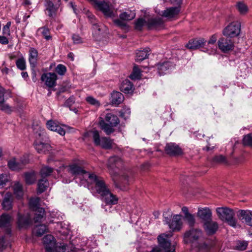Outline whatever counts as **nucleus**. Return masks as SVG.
Masks as SVG:
<instances>
[{
  "instance_id": "43",
  "label": "nucleus",
  "mask_w": 252,
  "mask_h": 252,
  "mask_svg": "<svg viewBox=\"0 0 252 252\" xmlns=\"http://www.w3.org/2000/svg\"><path fill=\"white\" fill-rule=\"evenodd\" d=\"M135 17V14L131 11L124 12L120 15L121 20L124 21H129L134 19Z\"/></svg>"
},
{
  "instance_id": "61",
  "label": "nucleus",
  "mask_w": 252,
  "mask_h": 252,
  "mask_svg": "<svg viewBox=\"0 0 252 252\" xmlns=\"http://www.w3.org/2000/svg\"><path fill=\"white\" fill-rule=\"evenodd\" d=\"M6 36L4 35L3 36L0 35V43L6 45L9 43L8 39Z\"/></svg>"
},
{
  "instance_id": "54",
  "label": "nucleus",
  "mask_w": 252,
  "mask_h": 252,
  "mask_svg": "<svg viewBox=\"0 0 252 252\" xmlns=\"http://www.w3.org/2000/svg\"><path fill=\"white\" fill-rule=\"evenodd\" d=\"M86 100L89 104L96 107H98L100 105L99 102L97 100L91 96L87 97Z\"/></svg>"
},
{
  "instance_id": "31",
  "label": "nucleus",
  "mask_w": 252,
  "mask_h": 252,
  "mask_svg": "<svg viewBox=\"0 0 252 252\" xmlns=\"http://www.w3.org/2000/svg\"><path fill=\"white\" fill-rule=\"evenodd\" d=\"M181 10L180 6L169 7L162 12L163 17L171 18L177 15Z\"/></svg>"
},
{
  "instance_id": "57",
  "label": "nucleus",
  "mask_w": 252,
  "mask_h": 252,
  "mask_svg": "<svg viewBox=\"0 0 252 252\" xmlns=\"http://www.w3.org/2000/svg\"><path fill=\"white\" fill-rule=\"evenodd\" d=\"M185 219L186 220L190 226H193L195 223V219L192 215L191 214H188L187 216H185Z\"/></svg>"
},
{
  "instance_id": "35",
  "label": "nucleus",
  "mask_w": 252,
  "mask_h": 252,
  "mask_svg": "<svg viewBox=\"0 0 252 252\" xmlns=\"http://www.w3.org/2000/svg\"><path fill=\"white\" fill-rule=\"evenodd\" d=\"M151 50L149 47H146L143 50H139L136 53L135 60L136 62H141L148 57Z\"/></svg>"
},
{
  "instance_id": "11",
  "label": "nucleus",
  "mask_w": 252,
  "mask_h": 252,
  "mask_svg": "<svg viewBox=\"0 0 252 252\" xmlns=\"http://www.w3.org/2000/svg\"><path fill=\"white\" fill-rule=\"evenodd\" d=\"M60 4V0H45V11L50 18H54L56 17Z\"/></svg>"
},
{
  "instance_id": "32",
  "label": "nucleus",
  "mask_w": 252,
  "mask_h": 252,
  "mask_svg": "<svg viewBox=\"0 0 252 252\" xmlns=\"http://www.w3.org/2000/svg\"><path fill=\"white\" fill-rule=\"evenodd\" d=\"M38 52L34 48H31L29 50V61L31 67L34 68L37 64Z\"/></svg>"
},
{
  "instance_id": "15",
  "label": "nucleus",
  "mask_w": 252,
  "mask_h": 252,
  "mask_svg": "<svg viewBox=\"0 0 252 252\" xmlns=\"http://www.w3.org/2000/svg\"><path fill=\"white\" fill-rule=\"evenodd\" d=\"M92 25V31L94 37L97 40L106 31V27L102 23L97 21Z\"/></svg>"
},
{
  "instance_id": "24",
  "label": "nucleus",
  "mask_w": 252,
  "mask_h": 252,
  "mask_svg": "<svg viewBox=\"0 0 252 252\" xmlns=\"http://www.w3.org/2000/svg\"><path fill=\"white\" fill-rule=\"evenodd\" d=\"M47 128L53 131H56L61 135H64L65 134V130L60 126L57 122L49 120L46 123Z\"/></svg>"
},
{
  "instance_id": "16",
  "label": "nucleus",
  "mask_w": 252,
  "mask_h": 252,
  "mask_svg": "<svg viewBox=\"0 0 252 252\" xmlns=\"http://www.w3.org/2000/svg\"><path fill=\"white\" fill-rule=\"evenodd\" d=\"M28 162L29 159L26 157L21 158L20 160H17L15 158H13L8 161V166L12 170H18L23 168V166Z\"/></svg>"
},
{
  "instance_id": "25",
  "label": "nucleus",
  "mask_w": 252,
  "mask_h": 252,
  "mask_svg": "<svg viewBox=\"0 0 252 252\" xmlns=\"http://www.w3.org/2000/svg\"><path fill=\"white\" fill-rule=\"evenodd\" d=\"M31 222V218L29 215H22L19 213L18 214L17 224L19 229L27 228Z\"/></svg>"
},
{
  "instance_id": "18",
  "label": "nucleus",
  "mask_w": 252,
  "mask_h": 252,
  "mask_svg": "<svg viewBox=\"0 0 252 252\" xmlns=\"http://www.w3.org/2000/svg\"><path fill=\"white\" fill-rule=\"evenodd\" d=\"M238 217L243 222L252 226V211L241 210L239 211Z\"/></svg>"
},
{
  "instance_id": "48",
  "label": "nucleus",
  "mask_w": 252,
  "mask_h": 252,
  "mask_svg": "<svg viewBox=\"0 0 252 252\" xmlns=\"http://www.w3.org/2000/svg\"><path fill=\"white\" fill-rule=\"evenodd\" d=\"M147 20L143 18H139L135 22V29L138 31H141L144 25H146Z\"/></svg>"
},
{
  "instance_id": "12",
  "label": "nucleus",
  "mask_w": 252,
  "mask_h": 252,
  "mask_svg": "<svg viewBox=\"0 0 252 252\" xmlns=\"http://www.w3.org/2000/svg\"><path fill=\"white\" fill-rule=\"evenodd\" d=\"M219 49L223 53H226L234 49V42L232 39L222 37L218 41Z\"/></svg>"
},
{
  "instance_id": "21",
  "label": "nucleus",
  "mask_w": 252,
  "mask_h": 252,
  "mask_svg": "<svg viewBox=\"0 0 252 252\" xmlns=\"http://www.w3.org/2000/svg\"><path fill=\"white\" fill-rule=\"evenodd\" d=\"M69 172L73 175H82L83 178L85 179L87 178H88L89 175L91 174L86 171L76 164H72L69 166Z\"/></svg>"
},
{
  "instance_id": "30",
  "label": "nucleus",
  "mask_w": 252,
  "mask_h": 252,
  "mask_svg": "<svg viewBox=\"0 0 252 252\" xmlns=\"http://www.w3.org/2000/svg\"><path fill=\"white\" fill-rule=\"evenodd\" d=\"M13 195L11 193L7 192L3 199L2 206L3 209L9 210L12 208Z\"/></svg>"
},
{
  "instance_id": "52",
  "label": "nucleus",
  "mask_w": 252,
  "mask_h": 252,
  "mask_svg": "<svg viewBox=\"0 0 252 252\" xmlns=\"http://www.w3.org/2000/svg\"><path fill=\"white\" fill-rule=\"evenodd\" d=\"M56 71L60 75H64L66 72V67L62 64H59L56 68Z\"/></svg>"
},
{
  "instance_id": "51",
  "label": "nucleus",
  "mask_w": 252,
  "mask_h": 252,
  "mask_svg": "<svg viewBox=\"0 0 252 252\" xmlns=\"http://www.w3.org/2000/svg\"><path fill=\"white\" fill-rule=\"evenodd\" d=\"M213 161L214 162L217 163H224L226 164L227 163L226 158L222 155H219L215 156Z\"/></svg>"
},
{
  "instance_id": "20",
  "label": "nucleus",
  "mask_w": 252,
  "mask_h": 252,
  "mask_svg": "<svg viewBox=\"0 0 252 252\" xmlns=\"http://www.w3.org/2000/svg\"><path fill=\"white\" fill-rule=\"evenodd\" d=\"M165 151L166 153L172 156H176L182 154L181 148L174 143H170L166 144Z\"/></svg>"
},
{
  "instance_id": "58",
  "label": "nucleus",
  "mask_w": 252,
  "mask_h": 252,
  "mask_svg": "<svg viewBox=\"0 0 252 252\" xmlns=\"http://www.w3.org/2000/svg\"><path fill=\"white\" fill-rule=\"evenodd\" d=\"M86 15L88 17L91 24H92L93 23H95L98 21L95 18V16L89 10H87L86 12Z\"/></svg>"
},
{
  "instance_id": "14",
  "label": "nucleus",
  "mask_w": 252,
  "mask_h": 252,
  "mask_svg": "<svg viewBox=\"0 0 252 252\" xmlns=\"http://www.w3.org/2000/svg\"><path fill=\"white\" fill-rule=\"evenodd\" d=\"M5 93V89L0 86V110L7 114H11L16 111V108L5 103L4 98Z\"/></svg>"
},
{
  "instance_id": "33",
  "label": "nucleus",
  "mask_w": 252,
  "mask_h": 252,
  "mask_svg": "<svg viewBox=\"0 0 252 252\" xmlns=\"http://www.w3.org/2000/svg\"><path fill=\"white\" fill-rule=\"evenodd\" d=\"M39 197L32 198L29 201V206L30 209L34 211H40L43 212V208L40 207Z\"/></svg>"
},
{
  "instance_id": "44",
  "label": "nucleus",
  "mask_w": 252,
  "mask_h": 252,
  "mask_svg": "<svg viewBox=\"0 0 252 252\" xmlns=\"http://www.w3.org/2000/svg\"><path fill=\"white\" fill-rule=\"evenodd\" d=\"M10 181L9 176L6 173L0 174V189L3 188Z\"/></svg>"
},
{
  "instance_id": "38",
  "label": "nucleus",
  "mask_w": 252,
  "mask_h": 252,
  "mask_svg": "<svg viewBox=\"0 0 252 252\" xmlns=\"http://www.w3.org/2000/svg\"><path fill=\"white\" fill-rule=\"evenodd\" d=\"M25 179L27 184L30 185L34 183L36 179V172L32 171L26 173L25 174Z\"/></svg>"
},
{
  "instance_id": "41",
  "label": "nucleus",
  "mask_w": 252,
  "mask_h": 252,
  "mask_svg": "<svg viewBox=\"0 0 252 252\" xmlns=\"http://www.w3.org/2000/svg\"><path fill=\"white\" fill-rule=\"evenodd\" d=\"M48 230L47 226L44 224L36 226L33 229V232L37 236H41Z\"/></svg>"
},
{
  "instance_id": "64",
  "label": "nucleus",
  "mask_w": 252,
  "mask_h": 252,
  "mask_svg": "<svg viewBox=\"0 0 252 252\" xmlns=\"http://www.w3.org/2000/svg\"><path fill=\"white\" fill-rule=\"evenodd\" d=\"M182 210L184 213L185 216H187L188 214H190V213H189V210L188 207H183L182 209Z\"/></svg>"
},
{
  "instance_id": "6",
  "label": "nucleus",
  "mask_w": 252,
  "mask_h": 252,
  "mask_svg": "<svg viewBox=\"0 0 252 252\" xmlns=\"http://www.w3.org/2000/svg\"><path fill=\"white\" fill-rule=\"evenodd\" d=\"M158 246L154 248L151 252H175L174 247L171 246L168 240V235L161 234L158 237Z\"/></svg>"
},
{
  "instance_id": "34",
  "label": "nucleus",
  "mask_w": 252,
  "mask_h": 252,
  "mask_svg": "<svg viewBox=\"0 0 252 252\" xmlns=\"http://www.w3.org/2000/svg\"><path fill=\"white\" fill-rule=\"evenodd\" d=\"M124 100V95L119 92H113L111 94V103L117 106L121 103Z\"/></svg>"
},
{
  "instance_id": "29",
  "label": "nucleus",
  "mask_w": 252,
  "mask_h": 252,
  "mask_svg": "<svg viewBox=\"0 0 252 252\" xmlns=\"http://www.w3.org/2000/svg\"><path fill=\"white\" fill-rule=\"evenodd\" d=\"M205 42L204 38L191 39L189 41L186 47L191 50H195L203 46Z\"/></svg>"
},
{
  "instance_id": "17",
  "label": "nucleus",
  "mask_w": 252,
  "mask_h": 252,
  "mask_svg": "<svg viewBox=\"0 0 252 252\" xmlns=\"http://www.w3.org/2000/svg\"><path fill=\"white\" fill-rule=\"evenodd\" d=\"M41 79L48 87L52 88L56 86L57 76L55 73H45L42 75Z\"/></svg>"
},
{
  "instance_id": "56",
  "label": "nucleus",
  "mask_w": 252,
  "mask_h": 252,
  "mask_svg": "<svg viewBox=\"0 0 252 252\" xmlns=\"http://www.w3.org/2000/svg\"><path fill=\"white\" fill-rule=\"evenodd\" d=\"M11 22H8L2 28V34L5 36H9L10 34V27L11 26Z\"/></svg>"
},
{
  "instance_id": "4",
  "label": "nucleus",
  "mask_w": 252,
  "mask_h": 252,
  "mask_svg": "<svg viewBox=\"0 0 252 252\" xmlns=\"http://www.w3.org/2000/svg\"><path fill=\"white\" fill-rule=\"evenodd\" d=\"M120 123L118 117L112 113H107L105 120L99 121L100 126L102 130L107 135H110L115 131L114 127L116 126Z\"/></svg>"
},
{
  "instance_id": "5",
  "label": "nucleus",
  "mask_w": 252,
  "mask_h": 252,
  "mask_svg": "<svg viewBox=\"0 0 252 252\" xmlns=\"http://www.w3.org/2000/svg\"><path fill=\"white\" fill-rule=\"evenodd\" d=\"M216 212L221 220L226 221L234 228L236 227L237 220L234 218L235 214L232 209L227 207H218L216 209Z\"/></svg>"
},
{
  "instance_id": "63",
  "label": "nucleus",
  "mask_w": 252,
  "mask_h": 252,
  "mask_svg": "<svg viewBox=\"0 0 252 252\" xmlns=\"http://www.w3.org/2000/svg\"><path fill=\"white\" fill-rule=\"evenodd\" d=\"M5 236L1 237V238L0 239V249L3 248L5 246Z\"/></svg>"
},
{
  "instance_id": "55",
  "label": "nucleus",
  "mask_w": 252,
  "mask_h": 252,
  "mask_svg": "<svg viewBox=\"0 0 252 252\" xmlns=\"http://www.w3.org/2000/svg\"><path fill=\"white\" fill-rule=\"evenodd\" d=\"M36 213L35 214V217L34 218V220L35 222H40L42 220L44 215H45V210L43 209V212H40V211H35Z\"/></svg>"
},
{
  "instance_id": "53",
  "label": "nucleus",
  "mask_w": 252,
  "mask_h": 252,
  "mask_svg": "<svg viewBox=\"0 0 252 252\" xmlns=\"http://www.w3.org/2000/svg\"><path fill=\"white\" fill-rule=\"evenodd\" d=\"M248 243L247 241H238L237 242L236 249L240 251L245 250L248 246Z\"/></svg>"
},
{
  "instance_id": "42",
  "label": "nucleus",
  "mask_w": 252,
  "mask_h": 252,
  "mask_svg": "<svg viewBox=\"0 0 252 252\" xmlns=\"http://www.w3.org/2000/svg\"><path fill=\"white\" fill-rule=\"evenodd\" d=\"M37 33H41V35L46 40H49L52 39V36L50 33L49 29L46 27H43L38 29Z\"/></svg>"
},
{
  "instance_id": "60",
  "label": "nucleus",
  "mask_w": 252,
  "mask_h": 252,
  "mask_svg": "<svg viewBox=\"0 0 252 252\" xmlns=\"http://www.w3.org/2000/svg\"><path fill=\"white\" fill-rule=\"evenodd\" d=\"M72 38L73 42L75 44H79L82 42V39L78 34H73Z\"/></svg>"
},
{
  "instance_id": "7",
  "label": "nucleus",
  "mask_w": 252,
  "mask_h": 252,
  "mask_svg": "<svg viewBox=\"0 0 252 252\" xmlns=\"http://www.w3.org/2000/svg\"><path fill=\"white\" fill-rule=\"evenodd\" d=\"M43 243L46 252H64L66 246H58L54 237L51 235H47L43 238Z\"/></svg>"
},
{
  "instance_id": "13",
  "label": "nucleus",
  "mask_w": 252,
  "mask_h": 252,
  "mask_svg": "<svg viewBox=\"0 0 252 252\" xmlns=\"http://www.w3.org/2000/svg\"><path fill=\"white\" fill-rule=\"evenodd\" d=\"M202 235L201 230L191 229L187 231L184 236V240L186 243H193L196 242Z\"/></svg>"
},
{
  "instance_id": "9",
  "label": "nucleus",
  "mask_w": 252,
  "mask_h": 252,
  "mask_svg": "<svg viewBox=\"0 0 252 252\" xmlns=\"http://www.w3.org/2000/svg\"><path fill=\"white\" fill-rule=\"evenodd\" d=\"M241 32V25L238 22H233L222 31L223 35L231 38L238 36Z\"/></svg>"
},
{
  "instance_id": "39",
  "label": "nucleus",
  "mask_w": 252,
  "mask_h": 252,
  "mask_svg": "<svg viewBox=\"0 0 252 252\" xmlns=\"http://www.w3.org/2000/svg\"><path fill=\"white\" fill-rule=\"evenodd\" d=\"M18 55L20 58L16 61V66L20 70H24L26 68V60L22 54L18 53Z\"/></svg>"
},
{
  "instance_id": "40",
  "label": "nucleus",
  "mask_w": 252,
  "mask_h": 252,
  "mask_svg": "<svg viewBox=\"0 0 252 252\" xmlns=\"http://www.w3.org/2000/svg\"><path fill=\"white\" fill-rule=\"evenodd\" d=\"M13 192L16 196L20 198L23 194L22 185L19 182H16L13 186Z\"/></svg>"
},
{
  "instance_id": "47",
  "label": "nucleus",
  "mask_w": 252,
  "mask_h": 252,
  "mask_svg": "<svg viewBox=\"0 0 252 252\" xmlns=\"http://www.w3.org/2000/svg\"><path fill=\"white\" fill-rule=\"evenodd\" d=\"M237 8L240 14H245L248 11L247 6L242 2H238L236 5Z\"/></svg>"
},
{
  "instance_id": "23",
  "label": "nucleus",
  "mask_w": 252,
  "mask_h": 252,
  "mask_svg": "<svg viewBox=\"0 0 252 252\" xmlns=\"http://www.w3.org/2000/svg\"><path fill=\"white\" fill-rule=\"evenodd\" d=\"M34 146L35 150L39 154H46L52 149V147L49 143L38 140L34 142Z\"/></svg>"
},
{
  "instance_id": "2",
  "label": "nucleus",
  "mask_w": 252,
  "mask_h": 252,
  "mask_svg": "<svg viewBox=\"0 0 252 252\" xmlns=\"http://www.w3.org/2000/svg\"><path fill=\"white\" fill-rule=\"evenodd\" d=\"M88 179L94 185L96 192L100 194L101 200L107 205H115L118 203V198L111 192L103 179L94 173L89 175Z\"/></svg>"
},
{
  "instance_id": "19",
  "label": "nucleus",
  "mask_w": 252,
  "mask_h": 252,
  "mask_svg": "<svg viewBox=\"0 0 252 252\" xmlns=\"http://www.w3.org/2000/svg\"><path fill=\"white\" fill-rule=\"evenodd\" d=\"M174 68V64L170 61L158 63L157 64L158 72L160 75L166 74Z\"/></svg>"
},
{
  "instance_id": "1",
  "label": "nucleus",
  "mask_w": 252,
  "mask_h": 252,
  "mask_svg": "<svg viewBox=\"0 0 252 252\" xmlns=\"http://www.w3.org/2000/svg\"><path fill=\"white\" fill-rule=\"evenodd\" d=\"M107 165L115 187L123 190H126L127 186L132 182V178L127 175L119 176L115 171L116 169H120L123 167V159L117 156H112L108 159Z\"/></svg>"
},
{
  "instance_id": "26",
  "label": "nucleus",
  "mask_w": 252,
  "mask_h": 252,
  "mask_svg": "<svg viewBox=\"0 0 252 252\" xmlns=\"http://www.w3.org/2000/svg\"><path fill=\"white\" fill-rule=\"evenodd\" d=\"M197 215L204 222L212 220V212L208 208H199Z\"/></svg>"
},
{
  "instance_id": "59",
  "label": "nucleus",
  "mask_w": 252,
  "mask_h": 252,
  "mask_svg": "<svg viewBox=\"0 0 252 252\" xmlns=\"http://www.w3.org/2000/svg\"><path fill=\"white\" fill-rule=\"evenodd\" d=\"M114 22L118 26L122 28H126L127 26L125 22L120 19L115 20Z\"/></svg>"
},
{
  "instance_id": "8",
  "label": "nucleus",
  "mask_w": 252,
  "mask_h": 252,
  "mask_svg": "<svg viewBox=\"0 0 252 252\" xmlns=\"http://www.w3.org/2000/svg\"><path fill=\"white\" fill-rule=\"evenodd\" d=\"M164 221L168 224L170 229L173 231H179L182 227V216L180 215H174L172 217L167 213L163 214Z\"/></svg>"
},
{
  "instance_id": "28",
  "label": "nucleus",
  "mask_w": 252,
  "mask_h": 252,
  "mask_svg": "<svg viewBox=\"0 0 252 252\" xmlns=\"http://www.w3.org/2000/svg\"><path fill=\"white\" fill-rule=\"evenodd\" d=\"M163 24V21L160 17H151L147 20L146 26L149 29L157 28Z\"/></svg>"
},
{
  "instance_id": "46",
  "label": "nucleus",
  "mask_w": 252,
  "mask_h": 252,
  "mask_svg": "<svg viewBox=\"0 0 252 252\" xmlns=\"http://www.w3.org/2000/svg\"><path fill=\"white\" fill-rule=\"evenodd\" d=\"M141 71L137 65H134L132 73L129 76L132 80H137L140 78Z\"/></svg>"
},
{
  "instance_id": "50",
  "label": "nucleus",
  "mask_w": 252,
  "mask_h": 252,
  "mask_svg": "<svg viewBox=\"0 0 252 252\" xmlns=\"http://www.w3.org/2000/svg\"><path fill=\"white\" fill-rule=\"evenodd\" d=\"M130 112L129 108L126 107H124L120 112V116L126 120L129 117Z\"/></svg>"
},
{
  "instance_id": "22",
  "label": "nucleus",
  "mask_w": 252,
  "mask_h": 252,
  "mask_svg": "<svg viewBox=\"0 0 252 252\" xmlns=\"http://www.w3.org/2000/svg\"><path fill=\"white\" fill-rule=\"evenodd\" d=\"M11 217L7 214H2L0 218V227H7L6 230V235L11 236V229L9 228L10 226V221Z\"/></svg>"
},
{
  "instance_id": "49",
  "label": "nucleus",
  "mask_w": 252,
  "mask_h": 252,
  "mask_svg": "<svg viewBox=\"0 0 252 252\" xmlns=\"http://www.w3.org/2000/svg\"><path fill=\"white\" fill-rule=\"evenodd\" d=\"M244 145L252 147V133L245 135L243 139Z\"/></svg>"
},
{
  "instance_id": "37",
  "label": "nucleus",
  "mask_w": 252,
  "mask_h": 252,
  "mask_svg": "<svg viewBox=\"0 0 252 252\" xmlns=\"http://www.w3.org/2000/svg\"><path fill=\"white\" fill-rule=\"evenodd\" d=\"M49 186L48 180L45 178L40 179L37 184V193L41 194L45 191Z\"/></svg>"
},
{
  "instance_id": "62",
  "label": "nucleus",
  "mask_w": 252,
  "mask_h": 252,
  "mask_svg": "<svg viewBox=\"0 0 252 252\" xmlns=\"http://www.w3.org/2000/svg\"><path fill=\"white\" fill-rule=\"evenodd\" d=\"M217 39V35L215 34L212 35L210 38V39L208 41V44H214L216 43Z\"/></svg>"
},
{
  "instance_id": "3",
  "label": "nucleus",
  "mask_w": 252,
  "mask_h": 252,
  "mask_svg": "<svg viewBox=\"0 0 252 252\" xmlns=\"http://www.w3.org/2000/svg\"><path fill=\"white\" fill-rule=\"evenodd\" d=\"M92 137L93 141L96 146H99L104 149H110L113 147V141L110 138L106 137H101L99 132L96 130H92L84 133L83 137L86 138L87 137Z\"/></svg>"
},
{
  "instance_id": "10",
  "label": "nucleus",
  "mask_w": 252,
  "mask_h": 252,
  "mask_svg": "<svg viewBox=\"0 0 252 252\" xmlns=\"http://www.w3.org/2000/svg\"><path fill=\"white\" fill-rule=\"evenodd\" d=\"M94 3V7L101 11L106 17L114 16L112 5L109 1L95 0Z\"/></svg>"
},
{
  "instance_id": "27",
  "label": "nucleus",
  "mask_w": 252,
  "mask_h": 252,
  "mask_svg": "<svg viewBox=\"0 0 252 252\" xmlns=\"http://www.w3.org/2000/svg\"><path fill=\"white\" fill-rule=\"evenodd\" d=\"M204 228L207 234L213 235L218 230V224L211 220L204 223Z\"/></svg>"
},
{
  "instance_id": "36",
  "label": "nucleus",
  "mask_w": 252,
  "mask_h": 252,
  "mask_svg": "<svg viewBox=\"0 0 252 252\" xmlns=\"http://www.w3.org/2000/svg\"><path fill=\"white\" fill-rule=\"evenodd\" d=\"M120 89L125 94H130L133 92V85L129 80L126 79L122 82Z\"/></svg>"
},
{
  "instance_id": "45",
  "label": "nucleus",
  "mask_w": 252,
  "mask_h": 252,
  "mask_svg": "<svg viewBox=\"0 0 252 252\" xmlns=\"http://www.w3.org/2000/svg\"><path fill=\"white\" fill-rule=\"evenodd\" d=\"M54 169L47 166L43 167L40 170V175L41 178H46L53 172Z\"/></svg>"
}]
</instances>
